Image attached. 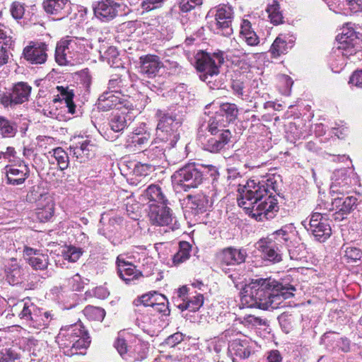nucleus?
<instances>
[{
  "mask_svg": "<svg viewBox=\"0 0 362 362\" xmlns=\"http://www.w3.org/2000/svg\"><path fill=\"white\" fill-rule=\"evenodd\" d=\"M278 184L274 176L261 181L251 179L244 185L240 183L238 189L240 195L238 205L256 220L272 218L278 206L276 200L272 196L271 190L276 192Z\"/></svg>",
  "mask_w": 362,
  "mask_h": 362,
  "instance_id": "nucleus-1",
  "label": "nucleus"
},
{
  "mask_svg": "<svg viewBox=\"0 0 362 362\" xmlns=\"http://www.w3.org/2000/svg\"><path fill=\"white\" fill-rule=\"evenodd\" d=\"M294 291L292 285H284L272 278H258L245 286L241 302L248 308L276 309L284 307V300L293 297Z\"/></svg>",
  "mask_w": 362,
  "mask_h": 362,
  "instance_id": "nucleus-2",
  "label": "nucleus"
},
{
  "mask_svg": "<svg viewBox=\"0 0 362 362\" xmlns=\"http://www.w3.org/2000/svg\"><path fill=\"white\" fill-rule=\"evenodd\" d=\"M295 228L292 224L284 226L275 231L270 238H262L256 247L262 257L268 262L278 263L282 260L284 245H288L295 236Z\"/></svg>",
  "mask_w": 362,
  "mask_h": 362,
  "instance_id": "nucleus-3",
  "label": "nucleus"
},
{
  "mask_svg": "<svg viewBox=\"0 0 362 362\" xmlns=\"http://www.w3.org/2000/svg\"><path fill=\"white\" fill-rule=\"evenodd\" d=\"M63 353L69 356L78 354V351L87 349L90 344L88 332L81 323H76L60 329L56 337Z\"/></svg>",
  "mask_w": 362,
  "mask_h": 362,
  "instance_id": "nucleus-4",
  "label": "nucleus"
},
{
  "mask_svg": "<svg viewBox=\"0 0 362 362\" xmlns=\"http://www.w3.org/2000/svg\"><path fill=\"white\" fill-rule=\"evenodd\" d=\"M158 122L156 127V139L166 144V147H174L180 139L182 125L180 119L168 113L158 110Z\"/></svg>",
  "mask_w": 362,
  "mask_h": 362,
  "instance_id": "nucleus-5",
  "label": "nucleus"
},
{
  "mask_svg": "<svg viewBox=\"0 0 362 362\" xmlns=\"http://www.w3.org/2000/svg\"><path fill=\"white\" fill-rule=\"evenodd\" d=\"M93 45L91 42L86 38L73 37L71 39L61 41L57 45L55 50V60L59 65H63L66 60L64 58V52L66 49L72 50L73 53L76 54L75 59L79 60L82 57L80 56L86 57V54L92 49Z\"/></svg>",
  "mask_w": 362,
  "mask_h": 362,
  "instance_id": "nucleus-6",
  "label": "nucleus"
},
{
  "mask_svg": "<svg viewBox=\"0 0 362 362\" xmlns=\"http://www.w3.org/2000/svg\"><path fill=\"white\" fill-rule=\"evenodd\" d=\"M173 182L184 191L197 187L204 180L202 172L194 163H189L175 171Z\"/></svg>",
  "mask_w": 362,
  "mask_h": 362,
  "instance_id": "nucleus-7",
  "label": "nucleus"
},
{
  "mask_svg": "<svg viewBox=\"0 0 362 362\" xmlns=\"http://www.w3.org/2000/svg\"><path fill=\"white\" fill-rule=\"evenodd\" d=\"M338 54L349 59L354 57L360 50V40L353 28L348 26L343 27L340 35H337Z\"/></svg>",
  "mask_w": 362,
  "mask_h": 362,
  "instance_id": "nucleus-8",
  "label": "nucleus"
},
{
  "mask_svg": "<svg viewBox=\"0 0 362 362\" xmlns=\"http://www.w3.org/2000/svg\"><path fill=\"white\" fill-rule=\"evenodd\" d=\"M168 204H150L148 216L153 224L166 226L172 230H175L180 228V223L176 217L173 216L172 210L168 206Z\"/></svg>",
  "mask_w": 362,
  "mask_h": 362,
  "instance_id": "nucleus-9",
  "label": "nucleus"
},
{
  "mask_svg": "<svg viewBox=\"0 0 362 362\" xmlns=\"http://www.w3.org/2000/svg\"><path fill=\"white\" fill-rule=\"evenodd\" d=\"M357 182V178L354 170L349 168L336 170L332 176L330 194L334 197L344 194Z\"/></svg>",
  "mask_w": 362,
  "mask_h": 362,
  "instance_id": "nucleus-10",
  "label": "nucleus"
},
{
  "mask_svg": "<svg viewBox=\"0 0 362 362\" xmlns=\"http://www.w3.org/2000/svg\"><path fill=\"white\" fill-rule=\"evenodd\" d=\"M216 60L221 64L223 59L218 56H211L207 53L199 52L196 55V69L201 74L199 78L206 83H211L212 78L216 76L218 73V67Z\"/></svg>",
  "mask_w": 362,
  "mask_h": 362,
  "instance_id": "nucleus-11",
  "label": "nucleus"
},
{
  "mask_svg": "<svg viewBox=\"0 0 362 362\" xmlns=\"http://www.w3.org/2000/svg\"><path fill=\"white\" fill-rule=\"evenodd\" d=\"M98 107L102 111H108L113 108L121 110L123 107L127 110H133L131 102L119 90L104 92L98 100Z\"/></svg>",
  "mask_w": 362,
  "mask_h": 362,
  "instance_id": "nucleus-12",
  "label": "nucleus"
},
{
  "mask_svg": "<svg viewBox=\"0 0 362 362\" xmlns=\"http://www.w3.org/2000/svg\"><path fill=\"white\" fill-rule=\"evenodd\" d=\"M315 210L316 211L311 215L308 227L305 226V228L312 233L316 240L322 243L330 237L332 230L327 220L323 217L326 213L317 211V208Z\"/></svg>",
  "mask_w": 362,
  "mask_h": 362,
  "instance_id": "nucleus-13",
  "label": "nucleus"
},
{
  "mask_svg": "<svg viewBox=\"0 0 362 362\" xmlns=\"http://www.w3.org/2000/svg\"><path fill=\"white\" fill-rule=\"evenodd\" d=\"M32 87L26 82H18L11 90L4 93L1 97V104L6 107H14L29 100Z\"/></svg>",
  "mask_w": 362,
  "mask_h": 362,
  "instance_id": "nucleus-14",
  "label": "nucleus"
},
{
  "mask_svg": "<svg viewBox=\"0 0 362 362\" xmlns=\"http://www.w3.org/2000/svg\"><path fill=\"white\" fill-rule=\"evenodd\" d=\"M357 205V198L354 196L334 197L332 199L329 211H334L332 217L335 221H341L349 214Z\"/></svg>",
  "mask_w": 362,
  "mask_h": 362,
  "instance_id": "nucleus-15",
  "label": "nucleus"
},
{
  "mask_svg": "<svg viewBox=\"0 0 362 362\" xmlns=\"http://www.w3.org/2000/svg\"><path fill=\"white\" fill-rule=\"evenodd\" d=\"M234 12L228 4L219 5L216 9L215 19L216 21L217 33L223 36H229L233 33L232 22Z\"/></svg>",
  "mask_w": 362,
  "mask_h": 362,
  "instance_id": "nucleus-16",
  "label": "nucleus"
},
{
  "mask_svg": "<svg viewBox=\"0 0 362 362\" xmlns=\"http://www.w3.org/2000/svg\"><path fill=\"white\" fill-rule=\"evenodd\" d=\"M122 5L115 0H100L93 5L95 16L101 21L109 22L118 14Z\"/></svg>",
  "mask_w": 362,
  "mask_h": 362,
  "instance_id": "nucleus-17",
  "label": "nucleus"
},
{
  "mask_svg": "<svg viewBox=\"0 0 362 362\" xmlns=\"http://www.w3.org/2000/svg\"><path fill=\"white\" fill-rule=\"evenodd\" d=\"M186 207L188 216H192L197 220V217L206 213L211 207L208 197L204 194H189L186 197Z\"/></svg>",
  "mask_w": 362,
  "mask_h": 362,
  "instance_id": "nucleus-18",
  "label": "nucleus"
},
{
  "mask_svg": "<svg viewBox=\"0 0 362 362\" xmlns=\"http://www.w3.org/2000/svg\"><path fill=\"white\" fill-rule=\"evenodd\" d=\"M47 45L42 42H31L23 49L24 58L33 64H42L47 59Z\"/></svg>",
  "mask_w": 362,
  "mask_h": 362,
  "instance_id": "nucleus-19",
  "label": "nucleus"
},
{
  "mask_svg": "<svg viewBox=\"0 0 362 362\" xmlns=\"http://www.w3.org/2000/svg\"><path fill=\"white\" fill-rule=\"evenodd\" d=\"M116 263L118 275L127 284L134 283L143 276L141 272L131 262L125 261L121 255L117 257Z\"/></svg>",
  "mask_w": 362,
  "mask_h": 362,
  "instance_id": "nucleus-20",
  "label": "nucleus"
},
{
  "mask_svg": "<svg viewBox=\"0 0 362 362\" xmlns=\"http://www.w3.org/2000/svg\"><path fill=\"white\" fill-rule=\"evenodd\" d=\"M7 184L11 185H23L30 175L29 167L25 163L18 165H6L5 168Z\"/></svg>",
  "mask_w": 362,
  "mask_h": 362,
  "instance_id": "nucleus-21",
  "label": "nucleus"
},
{
  "mask_svg": "<svg viewBox=\"0 0 362 362\" xmlns=\"http://www.w3.org/2000/svg\"><path fill=\"white\" fill-rule=\"evenodd\" d=\"M23 255L26 262L35 270H44L49 264L47 255L42 254L33 247L25 245Z\"/></svg>",
  "mask_w": 362,
  "mask_h": 362,
  "instance_id": "nucleus-22",
  "label": "nucleus"
},
{
  "mask_svg": "<svg viewBox=\"0 0 362 362\" xmlns=\"http://www.w3.org/2000/svg\"><path fill=\"white\" fill-rule=\"evenodd\" d=\"M247 252L245 249L227 247L216 255L217 261L225 265L240 264L245 261Z\"/></svg>",
  "mask_w": 362,
  "mask_h": 362,
  "instance_id": "nucleus-23",
  "label": "nucleus"
},
{
  "mask_svg": "<svg viewBox=\"0 0 362 362\" xmlns=\"http://www.w3.org/2000/svg\"><path fill=\"white\" fill-rule=\"evenodd\" d=\"M12 31L4 25H0V66L6 64L11 55L13 45Z\"/></svg>",
  "mask_w": 362,
  "mask_h": 362,
  "instance_id": "nucleus-24",
  "label": "nucleus"
},
{
  "mask_svg": "<svg viewBox=\"0 0 362 362\" xmlns=\"http://www.w3.org/2000/svg\"><path fill=\"white\" fill-rule=\"evenodd\" d=\"M54 203L48 194H41L37 201L36 216L40 222H46L54 215Z\"/></svg>",
  "mask_w": 362,
  "mask_h": 362,
  "instance_id": "nucleus-25",
  "label": "nucleus"
},
{
  "mask_svg": "<svg viewBox=\"0 0 362 362\" xmlns=\"http://www.w3.org/2000/svg\"><path fill=\"white\" fill-rule=\"evenodd\" d=\"M42 7L46 13L62 19L69 13V0H43Z\"/></svg>",
  "mask_w": 362,
  "mask_h": 362,
  "instance_id": "nucleus-26",
  "label": "nucleus"
},
{
  "mask_svg": "<svg viewBox=\"0 0 362 362\" xmlns=\"http://www.w3.org/2000/svg\"><path fill=\"white\" fill-rule=\"evenodd\" d=\"M231 132L229 129L221 132L207 139L204 144V148L211 153H217L223 149L230 141Z\"/></svg>",
  "mask_w": 362,
  "mask_h": 362,
  "instance_id": "nucleus-27",
  "label": "nucleus"
},
{
  "mask_svg": "<svg viewBox=\"0 0 362 362\" xmlns=\"http://www.w3.org/2000/svg\"><path fill=\"white\" fill-rule=\"evenodd\" d=\"M13 310L14 311L21 310L20 313H18L19 317L27 321L30 325L33 322L35 315L38 314L40 312V308H37L29 299L23 300L18 302L13 305Z\"/></svg>",
  "mask_w": 362,
  "mask_h": 362,
  "instance_id": "nucleus-28",
  "label": "nucleus"
},
{
  "mask_svg": "<svg viewBox=\"0 0 362 362\" xmlns=\"http://www.w3.org/2000/svg\"><path fill=\"white\" fill-rule=\"evenodd\" d=\"M293 45V40L290 37L280 34L271 45L269 52L272 57L276 58L286 54Z\"/></svg>",
  "mask_w": 362,
  "mask_h": 362,
  "instance_id": "nucleus-29",
  "label": "nucleus"
},
{
  "mask_svg": "<svg viewBox=\"0 0 362 362\" xmlns=\"http://www.w3.org/2000/svg\"><path fill=\"white\" fill-rule=\"evenodd\" d=\"M250 341L247 339H235L228 344V351L232 356L239 359H245L251 354V349L249 346Z\"/></svg>",
  "mask_w": 362,
  "mask_h": 362,
  "instance_id": "nucleus-30",
  "label": "nucleus"
},
{
  "mask_svg": "<svg viewBox=\"0 0 362 362\" xmlns=\"http://www.w3.org/2000/svg\"><path fill=\"white\" fill-rule=\"evenodd\" d=\"M106 218L107 214H103L101 215V218L100 221L101 226H100L98 228V233L105 238L110 239L117 230L118 227L119 226L122 220L120 216H113L112 218H109L108 222L107 223H103V221L106 219Z\"/></svg>",
  "mask_w": 362,
  "mask_h": 362,
  "instance_id": "nucleus-31",
  "label": "nucleus"
},
{
  "mask_svg": "<svg viewBox=\"0 0 362 362\" xmlns=\"http://www.w3.org/2000/svg\"><path fill=\"white\" fill-rule=\"evenodd\" d=\"M141 71L148 77L155 76L161 67L159 57L156 55H147L141 57Z\"/></svg>",
  "mask_w": 362,
  "mask_h": 362,
  "instance_id": "nucleus-32",
  "label": "nucleus"
},
{
  "mask_svg": "<svg viewBox=\"0 0 362 362\" xmlns=\"http://www.w3.org/2000/svg\"><path fill=\"white\" fill-rule=\"evenodd\" d=\"M142 196L148 200L150 204H168V200L158 185H150L144 192Z\"/></svg>",
  "mask_w": 362,
  "mask_h": 362,
  "instance_id": "nucleus-33",
  "label": "nucleus"
},
{
  "mask_svg": "<svg viewBox=\"0 0 362 362\" xmlns=\"http://www.w3.org/2000/svg\"><path fill=\"white\" fill-rule=\"evenodd\" d=\"M149 140V133H141L140 130L136 129L128 139L127 148L133 151L140 150L148 144Z\"/></svg>",
  "mask_w": 362,
  "mask_h": 362,
  "instance_id": "nucleus-34",
  "label": "nucleus"
},
{
  "mask_svg": "<svg viewBox=\"0 0 362 362\" xmlns=\"http://www.w3.org/2000/svg\"><path fill=\"white\" fill-rule=\"evenodd\" d=\"M158 140L152 143L149 147L145 149L143 153L153 164V167L158 165L159 161L165 158V149L171 148L172 147H166V144L163 143L161 145L156 146Z\"/></svg>",
  "mask_w": 362,
  "mask_h": 362,
  "instance_id": "nucleus-35",
  "label": "nucleus"
},
{
  "mask_svg": "<svg viewBox=\"0 0 362 362\" xmlns=\"http://www.w3.org/2000/svg\"><path fill=\"white\" fill-rule=\"evenodd\" d=\"M149 349V344L148 342L141 341L139 339H135L132 345H129V360L134 358V360H142L147 357Z\"/></svg>",
  "mask_w": 362,
  "mask_h": 362,
  "instance_id": "nucleus-36",
  "label": "nucleus"
},
{
  "mask_svg": "<svg viewBox=\"0 0 362 362\" xmlns=\"http://www.w3.org/2000/svg\"><path fill=\"white\" fill-rule=\"evenodd\" d=\"M131 116L128 112H115L112 115L110 119V127L115 132L123 131L130 123Z\"/></svg>",
  "mask_w": 362,
  "mask_h": 362,
  "instance_id": "nucleus-37",
  "label": "nucleus"
},
{
  "mask_svg": "<svg viewBox=\"0 0 362 362\" xmlns=\"http://www.w3.org/2000/svg\"><path fill=\"white\" fill-rule=\"evenodd\" d=\"M57 88L59 91L61 97L55 98L53 99L52 103L54 104L57 102L64 101L66 107L68 108V112L71 114H74L76 105L73 102L74 95L73 90L64 86H57Z\"/></svg>",
  "mask_w": 362,
  "mask_h": 362,
  "instance_id": "nucleus-38",
  "label": "nucleus"
},
{
  "mask_svg": "<svg viewBox=\"0 0 362 362\" xmlns=\"http://www.w3.org/2000/svg\"><path fill=\"white\" fill-rule=\"evenodd\" d=\"M153 170V164L140 163L136 164L133 170V175L134 177L131 179V184L135 185H139L142 182V180L140 178L143 177V179H145L149 173Z\"/></svg>",
  "mask_w": 362,
  "mask_h": 362,
  "instance_id": "nucleus-39",
  "label": "nucleus"
},
{
  "mask_svg": "<svg viewBox=\"0 0 362 362\" xmlns=\"http://www.w3.org/2000/svg\"><path fill=\"white\" fill-rule=\"evenodd\" d=\"M54 319V314L50 311H44L40 308V312L34 317L33 322L30 323L31 327L37 329H43L47 328L51 321Z\"/></svg>",
  "mask_w": 362,
  "mask_h": 362,
  "instance_id": "nucleus-40",
  "label": "nucleus"
},
{
  "mask_svg": "<svg viewBox=\"0 0 362 362\" xmlns=\"http://www.w3.org/2000/svg\"><path fill=\"white\" fill-rule=\"evenodd\" d=\"M227 124L228 123L225 121L223 116L216 112L215 115L209 119L207 129L211 135H216L221 132L227 131L225 129Z\"/></svg>",
  "mask_w": 362,
  "mask_h": 362,
  "instance_id": "nucleus-41",
  "label": "nucleus"
},
{
  "mask_svg": "<svg viewBox=\"0 0 362 362\" xmlns=\"http://www.w3.org/2000/svg\"><path fill=\"white\" fill-rule=\"evenodd\" d=\"M163 299L164 295L157 291H151L134 299L133 304L135 306L144 305L145 307H151L152 305L155 304L156 301Z\"/></svg>",
  "mask_w": 362,
  "mask_h": 362,
  "instance_id": "nucleus-42",
  "label": "nucleus"
},
{
  "mask_svg": "<svg viewBox=\"0 0 362 362\" xmlns=\"http://www.w3.org/2000/svg\"><path fill=\"white\" fill-rule=\"evenodd\" d=\"M216 113L222 115L225 121L228 124L237 118L238 110L235 104L226 103L220 105L219 110Z\"/></svg>",
  "mask_w": 362,
  "mask_h": 362,
  "instance_id": "nucleus-43",
  "label": "nucleus"
},
{
  "mask_svg": "<svg viewBox=\"0 0 362 362\" xmlns=\"http://www.w3.org/2000/svg\"><path fill=\"white\" fill-rule=\"evenodd\" d=\"M18 132V126L16 122L0 116V134L4 138H12Z\"/></svg>",
  "mask_w": 362,
  "mask_h": 362,
  "instance_id": "nucleus-44",
  "label": "nucleus"
},
{
  "mask_svg": "<svg viewBox=\"0 0 362 362\" xmlns=\"http://www.w3.org/2000/svg\"><path fill=\"white\" fill-rule=\"evenodd\" d=\"M191 245L186 241H182L179 245L178 252L173 256V262L175 265H178L190 257Z\"/></svg>",
  "mask_w": 362,
  "mask_h": 362,
  "instance_id": "nucleus-45",
  "label": "nucleus"
},
{
  "mask_svg": "<svg viewBox=\"0 0 362 362\" xmlns=\"http://www.w3.org/2000/svg\"><path fill=\"white\" fill-rule=\"evenodd\" d=\"M54 158L57 165L61 170L66 169L69 166V160L67 153L61 147L54 148L49 152Z\"/></svg>",
  "mask_w": 362,
  "mask_h": 362,
  "instance_id": "nucleus-46",
  "label": "nucleus"
},
{
  "mask_svg": "<svg viewBox=\"0 0 362 362\" xmlns=\"http://www.w3.org/2000/svg\"><path fill=\"white\" fill-rule=\"evenodd\" d=\"M203 295L198 294L193 296L187 301H185L180 304L178 308L182 310H189V311L195 312L199 309V308L203 305Z\"/></svg>",
  "mask_w": 362,
  "mask_h": 362,
  "instance_id": "nucleus-47",
  "label": "nucleus"
},
{
  "mask_svg": "<svg viewBox=\"0 0 362 362\" xmlns=\"http://www.w3.org/2000/svg\"><path fill=\"white\" fill-rule=\"evenodd\" d=\"M83 314L90 320L102 321L105 316V311L101 308L88 305L84 308Z\"/></svg>",
  "mask_w": 362,
  "mask_h": 362,
  "instance_id": "nucleus-48",
  "label": "nucleus"
},
{
  "mask_svg": "<svg viewBox=\"0 0 362 362\" xmlns=\"http://www.w3.org/2000/svg\"><path fill=\"white\" fill-rule=\"evenodd\" d=\"M279 8V5L276 0H273L272 4H269L267 8L271 22L274 25H278L282 22V15Z\"/></svg>",
  "mask_w": 362,
  "mask_h": 362,
  "instance_id": "nucleus-49",
  "label": "nucleus"
},
{
  "mask_svg": "<svg viewBox=\"0 0 362 362\" xmlns=\"http://www.w3.org/2000/svg\"><path fill=\"white\" fill-rule=\"evenodd\" d=\"M81 255V249L73 246L66 247L62 251L64 259L71 262H76Z\"/></svg>",
  "mask_w": 362,
  "mask_h": 362,
  "instance_id": "nucleus-50",
  "label": "nucleus"
},
{
  "mask_svg": "<svg viewBox=\"0 0 362 362\" xmlns=\"http://www.w3.org/2000/svg\"><path fill=\"white\" fill-rule=\"evenodd\" d=\"M292 238L291 242H288V245H284V249H286L291 259H299L301 258L300 252H303L304 247L303 245L298 244L297 246L295 245Z\"/></svg>",
  "mask_w": 362,
  "mask_h": 362,
  "instance_id": "nucleus-51",
  "label": "nucleus"
},
{
  "mask_svg": "<svg viewBox=\"0 0 362 362\" xmlns=\"http://www.w3.org/2000/svg\"><path fill=\"white\" fill-rule=\"evenodd\" d=\"M119 355L126 361H129V345H127L123 338L118 337L114 344Z\"/></svg>",
  "mask_w": 362,
  "mask_h": 362,
  "instance_id": "nucleus-52",
  "label": "nucleus"
},
{
  "mask_svg": "<svg viewBox=\"0 0 362 362\" xmlns=\"http://www.w3.org/2000/svg\"><path fill=\"white\" fill-rule=\"evenodd\" d=\"M343 249L344 250V257L349 260L356 262L362 257V251L358 247L344 245Z\"/></svg>",
  "mask_w": 362,
  "mask_h": 362,
  "instance_id": "nucleus-53",
  "label": "nucleus"
},
{
  "mask_svg": "<svg viewBox=\"0 0 362 362\" xmlns=\"http://www.w3.org/2000/svg\"><path fill=\"white\" fill-rule=\"evenodd\" d=\"M278 320L283 331L285 333H289L293 328V316L286 313H283L278 317Z\"/></svg>",
  "mask_w": 362,
  "mask_h": 362,
  "instance_id": "nucleus-54",
  "label": "nucleus"
},
{
  "mask_svg": "<svg viewBox=\"0 0 362 362\" xmlns=\"http://www.w3.org/2000/svg\"><path fill=\"white\" fill-rule=\"evenodd\" d=\"M151 308L154 311L160 313L164 316L169 315L170 313L168 308V302L165 296L163 300L156 301L155 304L152 305Z\"/></svg>",
  "mask_w": 362,
  "mask_h": 362,
  "instance_id": "nucleus-55",
  "label": "nucleus"
},
{
  "mask_svg": "<svg viewBox=\"0 0 362 362\" xmlns=\"http://www.w3.org/2000/svg\"><path fill=\"white\" fill-rule=\"evenodd\" d=\"M286 139L291 143H295L298 139H305V135L298 130L295 124H290L289 130L286 132Z\"/></svg>",
  "mask_w": 362,
  "mask_h": 362,
  "instance_id": "nucleus-56",
  "label": "nucleus"
},
{
  "mask_svg": "<svg viewBox=\"0 0 362 362\" xmlns=\"http://www.w3.org/2000/svg\"><path fill=\"white\" fill-rule=\"evenodd\" d=\"M180 10L182 12H188L196 6L202 4L203 0H177Z\"/></svg>",
  "mask_w": 362,
  "mask_h": 362,
  "instance_id": "nucleus-57",
  "label": "nucleus"
},
{
  "mask_svg": "<svg viewBox=\"0 0 362 362\" xmlns=\"http://www.w3.org/2000/svg\"><path fill=\"white\" fill-rule=\"evenodd\" d=\"M10 12L13 18L21 19L23 16L25 8L22 4L15 1L11 6Z\"/></svg>",
  "mask_w": 362,
  "mask_h": 362,
  "instance_id": "nucleus-58",
  "label": "nucleus"
},
{
  "mask_svg": "<svg viewBox=\"0 0 362 362\" xmlns=\"http://www.w3.org/2000/svg\"><path fill=\"white\" fill-rule=\"evenodd\" d=\"M184 339V334L181 332H176L169 336L165 341L166 345L174 347Z\"/></svg>",
  "mask_w": 362,
  "mask_h": 362,
  "instance_id": "nucleus-59",
  "label": "nucleus"
},
{
  "mask_svg": "<svg viewBox=\"0 0 362 362\" xmlns=\"http://www.w3.org/2000/svg\"><path fill=\"white\" fill-rule=\"evenodd\" d=\"M86 159L94 155L95 145L90 140H85L80 142Z\"/></svg>",
  "mask_w": 362,
  "mask_h": 362,
  "instance_id": "nucleus-60",
  "label": "nucleus"
},
{
  "mask_svg": "<svg viewBox=\"0 0 362 362\" xmlns=\"http://www.w3.org/2000/svg\"><path fill=\"white\" fill-rule=\"evenodd\" d=\"M244 320L247 325H250L255 327L267 325V321L266 320L251 315L245 317Z\"/></svg>",
  "mask_w": 362,
  "mask_h": 362,
  "instance_id": "nucleus-61",
  "label": "nucleus"
},
{
  "mask_svg": "<svg viewBox=\"0 0 362 362\" xmlns=\"http://www.w3.org/2000/svg\"><path fill=\"white\" fill-rule=\"evenodd\" d=\"M117 57L118 52L115 47H108L105 51L104 56H103V57L105 58L107 63L111 66L115 63L114 61L117 58Z\"/></svg>",
  "mask_w": 362,
  "mask_h": 362,
  "instance_id": "nucleus-62",
  "label": "nucleus"
},
{
  "mask_svg": "<svg viewBox=\"0 0 362 362\" xmlns=\"http://www.w3.org/2000/svg\"><path fill=\"white\" fill-rule=\"evenodd\" d=\"M349 82L357 88H362V69L355 71L351 74Z\"/></svg>",
  "mask_w": 362,
  "mask_h": 362,
  "instance_id": "nucleus-63",
  "label": "nucleus"
},
{
  "mask_svg": "<svg viewBox=\"0 0 362 362\" xmlns=\"http://www.w3.org/2000/svg\"><path fill=\"white\" fill-rule=\"evenodd\" d=\"M346 2L351 12H362V0H346Z\"/></svg>",
  "mask_w": 362,
  "mask_h": 362,
  "instance_id": "nucleus-64",
  "label": "nucleus"
}]
</instances>
